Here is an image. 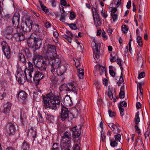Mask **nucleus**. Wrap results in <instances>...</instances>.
I'll return each instance as SVG.
<instances>
[{
	"label": "nucleus",
	"instance_id": "f257e3e1",
	"mask_svg": "<svg viewBox=\"0 0 150 150\" xmlns=\"http://www.w3.org/2000/svg\"><path fill=\"white\" fill-rule=\"evenodd\" d=\"M33 21L30 19L29 17H26L24 22L21 23V28L19 27L16 28V33L14 36L18 41H21L25 39L24 34V32H29L32 29Z\"/></svg>",
	"mask_w": 150,
	"mask_h": 150
},
{
	"label": "nucleus",
	"instance_id": "f03ea898",
	"mask_svg": "<svg viewBox=\"0 0 150 150\" xmlns=\"http://www.w3.org/2000/svg\"><path fill=\"white\" fill-rule=\"evenodd\" d=\"M43 106L45 109L49 108L54 110H57L60 105L59 97L53 96V93H50L43 97Z\"/></svg>",
	"mask_w": 150,
	"mask_h": 150
},
{
	"label": "nucleus",
	"instance_id": "7ed1b4c3",
	"mask_svg": "<svg viewBox=\"0 0 150 150\" xmlns=\"http://www.w3.org/2000/svg\"><path fill=\"white\" fill-rule=\"evenodd\" d=\"M28 47L30 48H35V50L38 49L42 44L41 38L36 34L32 33L27 40Z\"/></svg>",
	"mask_w": 150,
	"mask_h": 150
},
{
	"label": "nucleus",
	"instance_id": "20e7f679",
	"mask_svg": "<svg viewBox=\"0 0 150 150\" xmlns=\"http://www.w3.org/2000/svg\"><path fill=\"white\" fill-rule=\"evenodd\" d=\"M44 53L46 55L43 58L46 60L50 58V57H55L57 56V53L56 47L54 45L49 44L47 45L43 49Z\"/></svg>",
	"mask_w": 150,
	"mask_h": 150
},
{
	"label": "nucleus",
	"instance_id": "39448f33",
	"mask_svg": "<svg viewBox=\"0 0 150 150\" xmlns=\"http://www.w3.org/2000/svg\"><path fill=\"white\" fill-rule=\"evenodd\" d=\"M37 58H39L42 59V57L40 55H36L33 59V63L36 67L38 68L40 71L43 72H46L47 65L46 62L47 61H48V60H45V61L42 60L41 61V59H39L35 63V61Z\"/></svg>",
	"mask_w": 150,
	"mask_h": 150
},
{
	"label": "nucleus",
	"instance_id": "423d86ee",
	"mask_svg": "<svg viewBox=\"0 0 150 150\" xmlns=\"http://www.w3.org/2000/svg\"><path fill=\"white\" fill-rule=\"evenodd\" d=\"M28 69L27 67L25 69L24 73L27 81L28 82L31 83L32 82V73L33 71L34 68L32 63L28 61Z\"/></svg>",
	"mask_w": 150,
	"mask_h": 150
},
{
	"label": "nucleus",
	"instance_id": "0eeeda50",
	"mask_svg": "<svg viewBox=\"0 0 150 150\" xmlns=\"http://www.w3.org/2000/svg\"><path fill=\"white\" fill-rule=\"evenodd\" d=\"M47 60L51 66H53L56 69L61 65L62 59L59 56L57 55L55 57H50V58Z\"/></svg>",
	"mask_w": 150,
	"mask_h": 150
},
{
	"label": "nucleus",
	"instance_id": "6e6552de",
	"mask_svg": "<svg viewBox=\"0 0 150 150\" xmlns=\"http://www.w3.org/2000/svg\"><path fill=\"white\" fill-rule=\"evenodd\" d=\"M92 11L95 25L96 27L100 25L101 23L99 16L98 13V10L95 7H93L92 8Z\"/></svg>",
	"mask_w": 150,
	"mask_h": 150
},
{
	"label": "nucleus",
	"instance_id": "1a4fd4ad",
	"mask_svg": "<svg viewBox=\"0 0 150 150\" xmlns=\"http://www.w3.org/2000/svg\"><path fill=\"white\" fill-rule=\"evenodd\" d=\"M95 45L93 47V57L96 60L99 58L100 55L99 54L100 51V44L99 43H96L94 42Z\"/></svg>",
	"mask_w": 150,
	"mask_h": 150
},
{
	"label": "nucleus",
	"instance_id": "9d476101",
	"mask_svg": "<svg viewBox=\"0 0 150 150\" xmlns=\"http://www.w3.org/2000/svg\"><path fill=\"white\" fill-rule=\"evenodd\" d=\"M2 50L4 54L8 59L11 57L10 51L9 47L8 44L5 41H3L1 43Z\"/></svg>",
	"mask_w": 150,
	"mask_h": 150
},
{
	"label": "nucleus",
	"instance_id": "9b49d317",
	"mask_svg": "<svg viewBox=\"0 0 150 150\" xmlns=\"http://www.w3.org/2000/svg\"><path fill=\"white\" fill-rule=\"evenodd\" d=\"M45 73V72H43L41 71H40L38 70L35 71L34 74V76L32 78V79H33L36 85L39 84L40 81L44 77V73Z\"/></svg>",
	"mask_w": 150,
	"mask_h": 150
},
{
	"label": "nucleus",
	"instance_id": "f8f14e48",
	"mask_svg": "<svg viewBox=\"0 0 150 150\" xmlns=\"http://www.w3.org/2000/svg\"><path fill=\"white\" fill-rule=\"evenodd\" d=\"M70 113V111L68 109L65 107L64 105L61 109V118L63 120H64L68 118L69 115Z\"/></svg>",
	"mask_w": 150,
	"mask_h": 150
},
{
	"label": "nucleus",
	"instance_id": "ddd939ff",
	"mask_svg": "<svg viewBox=\"0 0 150 150\" xmlns=\"http://www.w3.org/2000/svg\"><path fill=\"white\" fill-rule=\"evenodd\" d=\"M7 132L10 136L14 135L16 130L15 125L11 122H9L7 124Z\"/></svg>",
	"mask_w": 150,
	"mask_h": 150
},
{
	"label": "nucleus",
	"instance_id": "4468645a",
	"mask_svg": "<svg viewBox=\"0 0 150 150\" xmlns=\"http://www.w3.org/2000/svg\"><path fill=\"white\" fill-rule=\"evenodd\" d=\"M20 15L17 12L15 13L12 17V23L16 30V27H19V25L20 22Z\"/></svg>",
	"mask_w": 150,
	"mask_h": 150
},
{
	"label": "nucleus",
	"instance_id": "2eb2a0df",
	"mask_svg": "<svg viewBox=\"0 0 150 150\" xmlns=\"http://www.w3.org/2000/svg\"><path fill=\"white\" fill-rule=\"evenodd\" d=\"M141 52V50L139 51L137 54V62L139 65H141L142 68H144L146 64V60L142 57Z\"/></svg>",
	"mask_w": 150,
	"mask_h": 150
},
{
	"label": "nucleus",
	"instance_id": "dca6fc26",
	"mask_svg": "<svg viewBox=\"0 0 150 150\" xmlns=\"http://www.w3.org/2000/svg\"><path fill=\"white\" fill-rule=\"evenodd\" d=\"M69 67V64H64L63 65H62L56 69V72L58 75L59 74L61 76L63 75L67 70V68Z\"/></svg>",
	"mask_w": 150,
	"mask_h": 150
},
{
	"label": "nucleus",
	"instance_id": "f3484780",
	"mask_svg": "<svg viewBox=\"0 0 150 150\" xmlns=\"http://www.w3.org/2000/svg\"><path fill=\"white\" fill-rule=\"evenodd\" d=\"M18 95L19 100L23 103H25L27 100V93L24 91L21 90L19 91Z\"/></svg>",
	"mask_w": 150,
	"mask_h": 150
},
{
	"label": "nucleus",
	"instance_id": "a211bd4d",
	"mask_svg": "<svg viewBox=\"0 0 150 150\" xmlns=\"http://www.w3.org/2000/svg\"><path fill=\"white\" fill-rule=\"evenodd\" d=\"M81 127H80L79 129L77 126L71 128V131L72 132V135L74 138H77L80 136L81 133Z\"/></svg>",
	"mask_w": 150,
	"mask_h": 150
},
{
	"label": "nucleus",
	"instance_id": "6ab92c4d",
	"mask_svg": "<svg viewBox=\"0 0 150 150\" xmlns=\"http://www.w3.org/2000/svg\"><path fill=\"white\" fill-rule=\"evenodd\" d=\"M11 106V104L9 102L5 103L3 108V112L6 115L9 116Z\"/></svg>",
	"mask_w": 150,
	"mask_h": 150
},
{
	"label": "nucleus",
	"instance_id": "aec40b11",
	"mask_svg": "<svg viewBox=\"0 0 150 150\" xmlns=\"http://www.w3.org/2000/svg\"><path fill=\"white\" fill-rule=\"evenodd\" d=\"M13 31L12 28L10 26L7 27L5 29L4 32V34L6 38L9 39L12 38V34Z\"/></svg>",
	"mask_w": 150,
	"mask_h": 150
},
{
	"label": "nucleus",
	"instance_id": "412c9836",
	"mask_svg": "<svg viewBox=\"0 0 150 150\" xmlns=\"http://www.w3.org/2000/svg\"><path fill=\"white\" fill-rule=\"evenodd\" d=\"M98 69V70L100 75H102L103 74L104 71L105 72V74L106 75V70L104 67L98 64L95 66L94 71H97Z\"/></svg>",
	"mask_w": 150,
	"mask_h": 150
},
{
	"label": "nucleus",
	"instance_id": "4be33fe9",
	"mask_svg": "<svg viewBox=\"0 0 150 150\" xmlns=\"http://www.w3.org/2000/svg\"><path fill=\"white\" fill-rule=\"evenodd\" d=\"M36 135L37 132L35 128L31 127L28 130L27 135L32 137L33 141L35 140Z\"/></svg>",
	"mask_w": 150,
	"mask_h": 150
},
{
	"label": "nucleus",
	"instance_id": "5701e85b",
	"mask_svg": "<svg viewBox=\"0 0 150 150\" xmlns=\"http://www.w3.org/2000/svg\"><path fill=\"white\" fill-rule=\"evenodd\" d=\"M63 103L64 106H71L72 103L70 97L68 95H66L64 99Z\"/></svg>",
	"mask_w": 150,
	"mask_h": 150
},
{
	"label": "nucleus",
	"instance_id": "b1692460",
	"mask_svg": "<svg viewBox=\"0 0 150 150\" xmlns=\"http://www.w3.org/2000/svg\"><path fill=\"white\" fill-rule=\"evenodd\" d=\"M75 83L74 82L69 83H67L68 91H71L74 92H76L77 91L76 88L75 86Z\"/></svg>",
	"mask_w": 150,
	"mask_h": 150
},
{
	"label": "nucleus",
	"instance_id": "393cba45",
	"mask_svg": "<svg viewBox=\"0 0 150 150\" xmlns=\"http://www.w3.org/2000/svg\"><path fill=\"white\" fill-rule=\"evenodd\" d=\"M71 134L68 132H66L62 137V139L63 141H66L67 140L71 141Z\"/></svg>",
	"mask_w": 150,
	"mask_h": 150
},
{
	"label": "nucleus",
	"instance_id": "a878e982",
	"mask_svg": "<svg viewBox=\"0 0 150 150\" xmlns=\"http://www.w3.org/2000/svg\"><path fill=\"white\" fill-rule=\"evenodd\" d=\"M22 150H29L30 144L26 141L24 140L21 146Z\"/></svg>",
	"mask_w": 150,
	"mask_h": 150
},
{
	"label": "nucleus",
	"instance_id": "bb28decb",
	"mask_svg": "<svg viewBox=\"0 0 150 150\" xmlns=\"http://www.w3.org/2000/svg\"><path fill=\"white\" fill-rule=\"evenodd\" d=\"M64 142L62 144V148L69 149L71 146V141L67 140L66 141H64Z\"/></svg>",
	"mask_w": 150,
	"mask_h": 150
},
{
	"label": "nucleus",
	"instance_id": "cd10ccee",
	"mask_svg": "<svg viewBox=\"0 0 150 150\" xmlns=\"http://www.w3.org/2000/svg\"><path fill=\"white\" fill-rule=\"evenodd\" d=\"M18 60L22 62L23 64H25L26 63V59L24 55L21 54L19 53L18 56Z\"/></svg>",
	"mask_w": 150,
	"mask_h": 150
},
{
	"label": "nucleus",
	"instance_id": "c85d7f7f",
	"mask_svg": "<svg viewBox=\"0 0 150 150\" xmlns=\"http://www.w3.org/2000/svg\"><path fill=\"white\" fill-rule=\"evenodd\" d=\"M16 79L18 81L19 83L20 84H22V79L23 78V76L21 72L20 73L17 71V74L16 76Z\"/></svg>",
	"mask_w": 150,
	"mask_h": 150
},
{
	"label": "nucleus",
	"instance_id": "c756f323",
	"mask_svg": "<svg viewBox=\"0 0 150 150\" xmlns=\"http://www.w3.org/2000/svg\"><path fill=\"white\" fill-rule=\"evenodd\" d=\"M139 115V112H138L136 113V114L134 118V121L135 125H138L140 121Z\"/></svg>",
	"mask_w": 150,
	"mask_h": 150
},
{
	"label": "nucleus",
	"instance_id": "7c9ffc66",
	"mask_svg": "<svg viewBox=\"0 0 150 150\" xmlns=\"http://www.w3.org/2000/svg\"><path fill=\"white\" fill-rule=\"evenodd\" d=\"M83 69H78L77 71L79 73L78 76L80 79L83 78L84 76Z\"/></svg>",
	"mask_w": 150,
	"mask_h": 150
},
{
	"label": "nucleus",
	"instance_id": "2f4dec72",
	"mask_svg": "<svg viewBox=\"0 0 150 150\" xmlns=\"http://www.w3.org/2000/svg\"><path fill=\"white\" fill-rule=\"evenodd\" d=\"M119 125L118 124L115 125L114 127H113V129H112L113 132L115 134H118L120 131V129L119 128Z\"/></svg>",
	"mask_w": 150,
	"mask_h": 150
},
{
	"label": "nucleus",
	"instance_id": "473e14b6",
	"mask_svg": "<svg viewBox=\"0 0 150 150\" xmlns=\"http://www.w3.org/2000/svg\"><path fill=\"white\" fill-rule=\"evenodd\" d=\"M32 29L37 33L40 32V28L38 25L34 24L32 26Z\"/></svg>",
	"mask_w": 150,
	"mask_h": 150
},
{
	"label": "nucleus",
	"instance_id": "72a5a7b5",
	"mask_svg": "<svg viewBox=\"0 0 150 150\" xmlns=\"http://www.w3.org/2000/svg\"><path fill=\"white\" fill-rule=\"evenodd\" d=\"M59 90L61 91H68L69 90L67 84H65L62 85L59 88Z\"/></svg>",
	"mask_w": 150,
	"mask_h": 150
},
{
	"label": "nucleus",
	"instance_id": "f704fd0d",
	"mask_svg": "<svg viewBox=\"0 0 150 150\" xmlns=\"http://www.w3.org/2000/svg\"><path fill=\"white\" fill-rule=\"evenodd\" d=\"M137 40L139 45L140 47H142L143 45L142 38L140 36H137Z\"/></svg>",
	"mask_w": 150,
	"mask_h": 150
},
{
	"label": "nucleus",
	"instance_id": "c9c22d12",
	"mask_svg": "<svg viewBox=\"0 0 150 150\" xmlns=\"http://www.w3.org/2000/svg\"><path fill=\"white\" fill-rule=\"evenodd\" d=\"M67 16L66 13H62L61 15L60 18L59 19L60 21L64 22L65 20V17Z\"/></svg>",
	"mask_w": 150,
	"mask_h": 150
},
{
	"label": "nucleus",
	"instance_id": "e433bc0d",
	"mask_svg": "<svg viewBox=\"0 0 150 150\" xmlns=\"http://www.w3.org/2000/svg\"><path fill=\"white\" fill-rule=\"evenodd\" d=\"M38 119H39V122L41 123H43L44 122V119L42 117L41 113L39 112H38Z\"/></svg>",
	"mask_w": 150,
	"mask_h": 150
},
{
	"label": "nucleus",
	"instance_id": "4c0bfd02",
	"mask_svg": "<svg viewBox=\"0 0 150 150\" xmlns=\"http://www.w3.org/2000/svg\"><path fill=\"white\" fill-rule=\"evenodd\" d=\"M116 55L115 53L113 54H111L110 60L111 62H114L116 61Z\"/></svg>",
	"mask_w": 150,
	"mask_h": 150
},
{
	"label": "nucleus",
	"instance_id": "58836bf2",
	"mask_svg": "<svg viewBox=\"0 0 150 150\" xmlns=\"http://www.w3.org/2000/svg\"><path fill=\"white\" fill-rule=\"evenodd\" d=\"M123 76L122 74V72L121 73V76L120 79L119 81V82H118V86H120V84H121L122 83H124V79L123 78Z\"/></svg>",
	"mask_w": 150,
	"mask_h": 150
},
{
	"label": "nucleus",
	"instance_id": "ea45409f",
	"mask_svg": "<svg viewBox=\"0 0 150 150\" xmlns=\"http://www.w3.org/2000/svg\"><path fill=\"white\" fill-rule=\"evenodd\" d=\"M108 114L109 116L111 117H113L115 116L116 114L115 113L112 111L110 109H109L108 111Z\"/></svg>",
	"mask_w": 150,
	"mask_h": 150
},
{
	"label": "nucleus",
	"instance_id": "a19ab883",
	"mask_svg": "<svg viewBox=\"0 0 150 150\" xmlns=\"http://www.w3.org/2000/svg\"><path fill=\"white\" fill-rule=\"evenodd\" d=\"M123 32L125 33H126L128 31L127 27L125 25H123L122 26Z\"/></svg>",
	"mask_w": 150,
	"mask_h": 150
},
{
	"label": "nucleus",
	"instance_id": "79ce46f5",
	"mask_svg": "<svg viewBox=\"0 0 150 150\" xmlns=\"http://www.w3.org/2000/svg\"><path fill=\"white\" fill-rule=\"evenodd\" d=\"M118 107L120 110V115L121 117H122L124 115V109L120 106H119Z\"/></svg>",
	"mask_w": 150,
	"mask_h": 150
},
{
	"label": "nucleus",
	"instance_id": "37998d69",
	"mask_svg": "<svg viewBox=\"0 0 150 150\" xmlns=\"http://www.w3.org/2000/svg\"><path fill=\"white\" fill-rule=\"evenodd\" d=\"M73 116L77 117L79 115V111L77 109H75L72 112Z\"/></svg>",
	"mask_w": 150,
	"mask_h": 150
},
{
	"label": "nucleus",
	"instance_id": "c03bdc74",
	"mask_svg": "<svg viewBox=\"0 0 150 150\" xmlns=\"http://www.w3.org/2000/svg\"><path fill=\"white\" fill-rule=\"evenodd\" d=\"M111 16L114 22H115L117 20L118 17L117 15L116 14H112Z\"/></svg>",
	"mask_w": 150,
	"mask_h": 150
},
{
	"label": "nucleus",
	"instance_id": "a18cd8bd",
	"mask_svg": "<svg viewBox=\"0 0 150 150\" xmlns=\"http://www.w3.org/2000/svg\"><path fill=\"white\" fill-rule=\"evenodd\" d=\"M127 106V103L125 101H121L120 102V104L118 105V107L120 106L121 107L124 106V107H126Z\"/></svg>",
	"mask_w": 150,
	"mask_h": 150
},
{
	"label": "nucleus",
	"instance_id": "49530a36",
	"mask_svg": "<svg viewBox=\"0 0 150 150\" xmlns=\"http://www.w3.org/2000/svg\"><path fill=\"white\" fill-rule=\"evenodd\" d=\"M59 144L57 143H55L53 144L52 149H59Z\"/></svg>",
	"mask_w": 150,
	"mask_h": 150
},
{
	"label": "nucleus",
	"instance_id": "de8ad7c7",
	"mask_svg": "<svg viewBox=\"0 0 150 150\" xmlns=\"http://www.w3.org/2000/svg\"><path fill=\"white\" fill-rule=\"evenodd\" d=\"M73 150H80V148L78 144H76L73 146Z\"/></svg>",
	"mask_w": 150,
	"mask_h": 150
},
{
	"label": "nucleus",
	"instance_id": "09e8293b",
	"mask_svg": "<svg viewBox=\"0 0 150 150\" xmlns=\"http://www.w3.org/2000/svg\"><path fill=\"white\" fill-rule=\"evenodd\" d=\"M70 27L72 29L76 30L77 29L76 26V24H75L71 23L69 25Z\"/></svg>",
	"mask_w": 150,
	"mask_h": 150
},
{
	"label": "nucleus",
	"instance_id": "8fccbe9b",
	"mask_svg": "<svg viewBox=\"0 0 150 150\" xmlns=\"http://www.w3.org/2000/svg\"><path fill=\"white\" fill-rule=\"evenodd\" d=\"M119 97L121 98H123L125 97V93L124 91H120L119 94Z\"/></svg>",
	"mask_w": 150,
	"mask_h": 150
},
{
	"label": "nucleus",
	"instance_id": "3c124183",
	"mask_svg": "<svg viewBox=\"0 0 150 150\" xmlns=\"http://www.w3.org/2000/svg\"><path fill=\"white\" fill-rule=\"evenodd\" d=\"M121 137V135L120 134H118L115 135V140L117 141H120V139Z\"/></svg>",
	"mask_w": 150,
	"mask_h": 150
},
{
	"label": "nucleus",
	"instance_id": "603ef678",
	"mask_svg": "<svg viewBox=\"0 0 150 150\" xmlns=\"http://www.w3.org/2000/svg\"><path fill=\"white\" fill-rule=\"evenodd\" d=\"M145 73L144 72H142L139 74L138 78L139 79L143 78L145 77Z\"/></svg>",
	"mask_w": 150,
	"mask_h": 150
},
{
	"label": "nucleus",
	"instance_id": "864d4df0",
	"mask_svg": "<svg viewBox=\"0 0 150 150\" xmlns=\"http://www.w3.org/2000/svg\"><path fill=\"white\" fill-rule=\"evenodd\" d=\"M24 51L27 56L30 57L31 56V53L29 49L27 48L25 49Z\"/></svg>",
	"mask_w": 150,
	"mask_h": 150
},
{
	"label": "nucleus",
	"instance_id": "5fc2aeb1",
	"mask_svg": "<svg viewBox=\"0 0 150 150\" xmlns=\"http://www.w3.org/2000/svg\"><path fill=\"white\" fill-rule=\"evenodd\" d=\"M55 31H53V36L56 38H57L59 35V34L58 32L55 30L54 29Z\"/></svg>",
	"mask_w": 150,
	"mask_h": 150
},
{
	"label": "nucleus",
	"instance_id": "6e6d98bb",
	"mask_svg": "<svg viewBox=\"0 0 150 150\" xmlns=\"http://www.w3.org/2000/svg\"><path fill=\"white\" fill-rule=\"evenodd\" d=\"M70 17L71 19H73L75 18L76 15L74 12H71L70 13Z\"/></svg>",
	"mask_w": 150,
	"mask_h": 150
},
{
	"label": "nucleus",
	"instance_id": "4d7b16f0",
	"mask_svg": "<svg viewBox=\"0 0 150 150\" xmlns=\"http://www.w3.org/2000/svg\"><path fill=\"white\" fill-rule=\"evenodd\" d=\"M4 19L7 21L11 19V16L10 15L7 14L4 16Z\"/></svg>",
	"mask_w": 150,
	"mask_h": 150
},
{
	"label": "nucleus",
	"instance_id": "13d9d810",
	"mask_svg": "<svg viewBox=\"0 0 150 150\" xmlns=\"http://www.w3.org/2000/svg\"><path fill=\"white\" fill-rule=\"evenodd\" d=\"M132 41V39H130L129 41V51L130 53H132V49L131 47V42Z\"/></svg>",
	"mask_w": 150,
	"mask_h": 150
},
{
	"label": "nucleus",
	"instance_id": "bf43d9fd",
	"mask_svg": "<svg viewBox=\"0 0 150 150\" xmlns=\"http://www.w3.org/2000/svg\"><path fill=\"white\" fill-rule=\"evenodd\" d=\"M109 73L110 75L112 77H114L115 75V73L113 70H109Z\"/></svg>",
	"mask_w": 150,
	"mask_h": 150
},
{
	"label": "nucleus",
	"instance_id": "052dcab7",
	"mask_svg": "<svg viewBox=\"0 0 150 150\" xmlns=\"http://www.w3.org/2000/svg\"><path fill=\"white\" fill-rule=\"evenodd\" d=\"M56 68L54 67L53 66H51V73L53 74H54L55 73Z\"/></svg>",
	"mask_w": 150,
	"mask_h": 150
},
{
	"label": "nucleus",
	"instance_id": "680f3d73",
	"mask_svg": "<svg viewBox=\"0 0 150 150\" xmlns=\"http://www.w3.org/2000/svg\"><path fill=\"white\" fill-rule=\"evenodd\" d=\"M108 96L111 100H112L113 98V96L112 92L109 91L108 93Z\"/></svg>",
	"mask_w": 150,
	"mask_h": 150
},
{
	"label": "nucleus",
	"instance_id": "e2e57ef3",
	"mask_svg": "<svg viewBox=\"0 0 150 150\" xmlns=\"http://www.w3.org/2000/svg\"><path fill=\"white\" fill-rule=\"evenodd\" d=\"M50 2L51 3V4L53 7H55L56 6V3L54 0H51Z\"/></svg>",
	"mask_w": 150,
	"mask_h": 150
},
{
	"label": "nucleus",
	"instance_id": "0e129e2a",
	"mask_svg": "<svg viewBox=\"0 0 150 150\" xmlns=\"http://www.w3.org/2000/svg\"><path fill=\"white\" fill-rule=\"evenodd\" d=\"M149 134L150 132L148 130H147L145 132L144 134V136L146 139L147 138V137H149Z\"/></svg>",
	"mask_w": 150,
	"mask_h": 150
},
{
	"label": "nucleus",
	"instance_id": "69168bd1",
	"mask_svg": "<svg viewBox=\"0 0 150 150\" xmlns=\"http://www.w3.org/2000/svg\"><path fill=\"white\" fill-rule=\"evenodd\" d=\"M115 125L112 123H109L108 124V126L112 130V129H113V127H114Z\"/></svg>",
	"mask_w": 150,
	"mask_h": 150
},
{
	"label": "nucleus",
	"instance_id": "338daca9",
	"mask_svg": "<svg viewBox=\"0 0 150 150\" xmlns=\"http://www.w3.org/2000/svg\"><path fill=\"white\" fill-rule=\"evenodd\" d=\"M117 143L115 141H112L110 143V145L111 146L114 147L115 145H117Z\"/></svg>",
	"mask_w": 150,
	"mask_h": 150
},
{
	"label": "nucleus",
	"instance_id": "774afa93",
	"mask_svg": "<svg viewBox=\"0 0 150 150\" xmlns=\"http://www.w3.org/2000/svg\"><path fill=\"white\" fill-rule=\"evenodd\" d=\"M117 64L119 65V66H120L121 65V59L118 57L117 59Z\"/></svg>",
	"mask_w": 150,
	"mask_h": 150
}]
</instances>
